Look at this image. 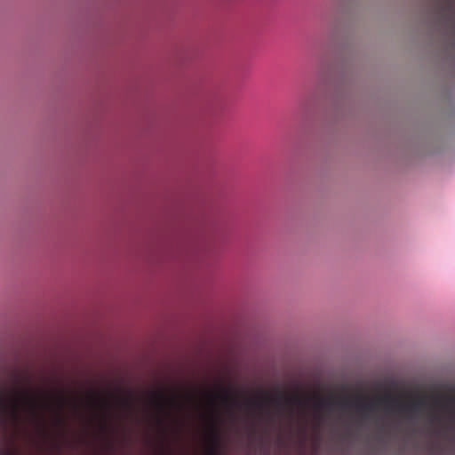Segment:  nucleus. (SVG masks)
Masks as SVG:
<instances>
[{
    "mask_svg": "<svg viewBox=\"0 0 455 455\" xmlns=\"http://www.w3.org/2000/svg\"><path fill=\"white\" fill-rule=\"evenodd\" d=\"M445 51L455 58V0H437Z\"/></svg>",
    "mask_w": 455,
    "mask_h": 455,
    "instance_id": "1",
    "label": "nucleus"
},
{
    "mask_svg": "<svg viewBox=\"0 0 455 455\" xmlns=\"http://www.w3.org/2000/svg\"><path fill=\"white\" fill-rule=\"evenodd\" d=\"M379 403V397L366 399L358 395L354 400H345L343 404L347 408L355 409L363 418H368L371 413L377 410Z\"/></svg>",
    "mask_w": 455,
    "mask_h": 455,
    "instance_id": "2",
    "label": "nucleus"
},
{
    "mask_svg": "<svg viewBox=\"0 0 455 455\" xmlns=\"http://www.w3.org/2000/svg\"><path fill=\"white\" fill-rule=\"evenodd\" d=\"M207 402L212 410L217 404L222 405L228 410H233L235 407L239 406V401L234 398L228 389L222 388L220 392L210 394L207 397Z\"/></svg>",
    "mask_w": 455,
    "mask_h": 455,
    "instance_id": "3",
    "label": "nucleus"
},
{
    "mask_svg": "<svg viewBox=\"0 0 455 455\" xmlns=\"http://www.w3.org/2000/svg\"><path fill=\"white\" fill-rule=\"evenodd\" d=\"M341 403L335 400L331 396H323V397H311L309 398L308 406H310L314 412V419L321 422L323 419L322 411L328 409L332 410L334 407L340 405Z\"/></svg>",
    "mask_w": 455,
    "mask_h": 455,
    "instance_id": "4",
    "label": "nucleus"
},
{
    "mask_svg": "<svg viewBox=\"0 0 455 455\" xmlns=\"http://www.w3.org/2000/svg\"><path fill=\"white\" fill-rule=\"evenodd\" d=\"M400 404V413H404L410 419H416L421 409L425 406L426 402L424 399H418L416 401L403 402Z\"/></svg>",
    "mask_w": 455,
    "mask_h": 455,
    "instance_id": "5",
    "label": "nucleus"
},
{
    "mask_svg": "<svg viewBox=\"0 0 455 455\" xmlns=\"http://www.w3.org/2000/svg\"><path fill=\"white\" fill-rule=\"evenodd\" d=\"M380 402H383L385 409L388 411H395L400 413V404L403 401L393 397L391 395H386L384 398H380Z\"/></svg>",
    "mask_w": 455,
    "mask_h": 455,
    "instance_id": "6",
    "label": "nucleus"
},
{
    "mask_svg": "<svg viewBox=\"0 0 455 455\" xmlns=\"http://www.w3.org/2000/svg\"><path fill=\"white\" fill-rule=\"evenodd\" d=\"M246 405L251 410H266L268 407L267 401L259 398H250L246 402Z\"/></svg>",
    "mask_w": 455,
    "mask_h": 455,
    "instance_id": "7",
    "label": "nucleus"
},
{
    "mask_svg": "<svg viewBox=\"0 0 455 455\" xmlns=\"http://www.w3.org/2000/svg\"><path fill=\"white\" fill-rule=\"evenodd\" d=\"M450 403L455 406V398H451L450 400ZM435 420L438 422L447 421L450 424H453L455 426V411H451L448 413V415L444 418L442 415L438 414L435 416Z\"/></svg>",
    "mask_w": 455,
    "mask_h": 455,
    "instance_id": "8",
    "label": "nucleus"
},
{
    "mask_svg": "<svg viewBox=\"0 0 455 455\" xmlns=\"http://www.w3.org/2000/svg\"><path fill=\"white\" fill-rule=\"evenodd\" d=\"M309 398L302 399L299 396H291L285 398V403L296 406H308Z\"/></svg>",
    "mask_w": 455,
    "mask_h": 455,
    "instance_id": "9",
    "label": "nucleus"
},
{
    "mask_svg": "<svg viewBox=\"0 0 455 455\" xmlns=\"http://www.w3.org/2000/svg\"><path fill=\"white\" fill-rule=\"evenodd\" d=\"M285 398L286 397H283L281 395H277L272 399V403L278 407H281L283 406V403H285Z\"/></svg>",
    "mask_w": 455,
    "mask_h": 455,
    "instance_id": "10",
    "label": "nucleus"
},
{
    "mask_svg": "<svg viewBox=\"0 0 455 455\" xmlns=\"http://www.w3.org/2000/svg\"><path fill=\"white\" fill-rule=\"evenodd\" d=\"M5 408V400L4 398L0 395V412H2Z\"/></svg>",
    "mask_w": 455,
    "mask_h": 455,
    "instance_id": "11",
    "label": "nucleus"
},
{
    "mask_svg": "<svg viewBox=\"0 0 455 455\" xmlns=\"http://www.w3.org/2000/svg\"><path fill=\"white\" fill-rule=\"evenodd\" d=\"M11 412H12V415L16 418L17 417V412H16V405H13L12 408H11Z\"/></svg>",
    "mask_w": 455,
    "mask_h": 455,
    "instance_id": "12",
    "label": "nucleus"
},
{
    "mask_svg": "<svg viewBox=\"0 0 455 455\" xmlns=\"http://www.w3.org/2000/svg\"><path fill=\"white\" fill-rule=\"evenodd\" d=\"M435 403L436 406H441L442 405L441 398L440 397H436L435 399Z\"/></svg>",
    "mask_w": 455,
    "mask_h": 455,
    "instance_id": "13",
    "label": "nucleus"
}]
</instances>
